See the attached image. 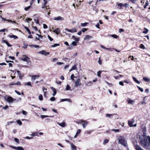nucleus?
Segmentation results:
<instances>
[{
	"instance_id": "nucleus-1",
	"label": "nucleus",
	"mask_w": 150,
	"mask_h": 150,
	"mask_svg": "<svg viewBox=\"0 0 150 150\" xmlns=\"http://www.w3.org/2000/svg\"><path fill=\"white\" fill-rule=\"evenodd\" d=\"M150 137L146 135H144L143 136V139L140 141V144L141 145L146 149L148 148L149 145V143L148 142V140L149 141V139Z\"/></svg>"
},
{
	"instance_id": "nucleus-2",
	"label": "nucleus",
	"mask_w": 150,
	"mask_h": 150,
	"mask_svg": "<svg viewBox=\"0 0 150 150\" xmlns=\"http://www.w3.org/2000/svg\"><path fill=\"white\" fill-rule=\"evenodd\" d=\"M119 143L123 145L124 146H127V142L125 138L123 136H120L118 138Z\"/></svg>"
},
{
	"instance_id": "nucleus-3",
	"label": "nucleus",
	"mask_w": 150,
	"mask_h": 150,
	"mask_svg": "<svg viewBox=\"0 0 150 150\" xmlns=\"http://www.w3.org/2000/svg\"><path fill=\"white\" fill-rule=\"evenodd\" d=\"M21 60L25 62H26L28 63L30 62L29 60V58L25 55H23V57L21 59Z\"/></svg>"
},
{
	"instance_id": "nucleus-4",
	"label": "nucleus",
	"mask_w": 150,
	"mask_h": 150,
	"mask_svg": "<svg viewBox=\"0 0 150 150\" xmlns=\"http://www.w3.org/2000/svg\"><path fill=\"white\" fill-rule=\"evenodd\" d=\"M6 101L9 103H12L14 101L16 100V99L13 98L11 96L8 97L6 99Z\"/></svg>"
},
{
	"instance_id": "nucleus-5",
	"label": "nucleus",
	"mask_w": 150,
	"mask_h": 150,
	"mask_svg": "<svg viewBox=\"0 0 150 150\" xmlns=\"http://www.w3.org/2000/svg\"><path fill=\"white\" fill-rule=\"evenodd\" d=\"M65 30L71 33H75L77 32V29L75 28H73L71 29H69L66 28Z\"/></svg>"
},
{
	"instance_id": "nucleus-6",
	"label": "nucleus",
	"mask_w": 150,
	"mask_h": 150,
	"mask_svg": "<svg viewBox=\"0 0 150 150\" xmlns=\"http://www.w3.org/2000/svg\"><path fill=\"white\" fill-rule=\"evenodd\" d=\"M80 79H77L76 81L75 82V86L77 87L78 86H80L81 85V83H80Z\"/></svg>"
},
{
	"instance_id": "nucleus-7",
	"label": "nucleus",
	"mask_w": 150,
	"mask_h": 150,
	"mask_svg": "<svg viewBox=\"0 0 150 150\" xmlns=\"http://www.w3.org/2000/svg\"><path fill=\"white\" fill-rule=\"evenodd\" d=\"M39 54L45 55V56H46L49 54V52H46L44 50H43L42 51H40L39 52Z\"/></svg>"
},
{
	"instance_id": "nucleus-8",
	"label": "nucleus",
	"mask_w": 150,
	"mask_h": 150,
	"mask_svg": "<svg viewBox=\"0 0 150 150\" xmlns=\"http://www.w3.org/2000/svg\"><path fill=\"white\" fill-rule=\"evenodd\" d=\"M134 121L133 119H132L128 121V124L131 127H132V124L134 122Z\"/></svg>"
},
{
	"instance_id": "nucleus-9",
	"label": "nucleus",
	"mask_w": 150,
	"mask_h": 150,
	"mask_svg": "<svg viewBox=\"0 0 150 150\" xmlns=\"http://www.w3.org/2000/svg\"><path fill=\"white\" fill-rule=\"evenodd\" d=\"M54 20L59 21H60H60H64V19L61 16H59L57 17H56V18H54Z\"/></svg>"
},
{
	"instance_id": "nucleus-10",
	"label": "nucleus",
	"mask_w": 150,
	"mask_h": 150,
	"mask_svg": "<svg viewBox=\"0 0 150 150\" xmlns=\"http://www.w3.org/2000/svg\"><path fill=\"white\" fill-rule=\"evenodd\" d=\"M57 123L60 126L62 127H64L66 126V123L64 122H63L62 123H59L57 122Z\"/></svg>"
},
{
	"instance_id": "nucleus-11",
	"label": "nucleus",
	"mask_w": 150,
	"mask_h": 150,
	"mask_svg": "<svg viewBox=\"0 0 150 150\" xmlns=\"http://www.w3.org/2000/svg\"><path fill=\"white\" fill-rule=\"evenodd\" d=\"M31 76V80L34 81L35 79L39 78L40 76L39 75H33Z\"/></svg>"
},
{
	"instance_id": "nucleus-12",
	"label": "nucleus",
	"mask_w": 150,
	"mask_h": 150,
	"mask_svg": "<svg viewBox=\"0 0 150 150\" xmlns=\"http://www.w3.org/2000/svg\"><path fill=\"white\" fill-rule=\"evenodd\" d=\"M93 37L89 35H86L84 38V40H89L90 39L92 38Z\"/></svg>"
},
{
	"instance_id": "nucleus-13",
	"label": "nucleus",
	"mask_w": 150,
	"mask_h": 150,
	"mask_svg": "<svg viewBox=\"0 0 150 150\" xmlns=\"http://www.w3.org/2000/svg\"><path fill=\"white\" fill-rule=\"evenodd\" d=\"M127 102L129 104H133L134 103V101L130 99V98H128L127 100Z\"/></svg>"
},
{
	"instance_id": "nucleus-14",
	"label": "nucleus",
	"mask_w": 150,
	"mask_h": 150,
	"mask_svg": "<svg viewBox=\"0 0 150 150\" xmlns=\"http://www.w3.org/2000/svg\"><path fill=\"white\" fill-rule=\"evenodd\" d=\"M77 42L76 41H73L70 45V47H69L68 49H71L72 48V47H71V46L72 45L74 46H76L77 45Z\"/></svg>"
},
{
	"instance_id": "nucleus-15",
	"label": "nucleus",
	"mask_w": 150,
	"mask_h": 150,
	"mask_svg": "<svg viewBox=\"0 0 150 150\" xmlns=\"http://www.w3.org/2000/svg\"><path fill=\"white\" fill-rule=\"evenodd\" d=\"M50 88L51 89H52V91H53V93L52 94V96H55L57 93L56 90V89L55 88H54L52 87H51Z\"/></svg>"
},
{
	"instance_id": "nucleus-16",
	"label": "nucleus",
	"mask_w": 150,
	"mask_h": 150,
	"mask_svg": "<svg viewBox=\"0 0 150 150\" xmlns=\"http://www.w3.org/2000/svg\"><path fill=\"white\" fill-rule=\"evenodd\" d=\"M83 123L82 124V125L83 128H84L88 124V122L86 120H83Z\"/></svg>"
},
{
	"instance_id": "nucleus-17",
	"label": "nucleus",
	"mask_w": 150,
	"mask_h": 150,
	"mask_svg": "<svg viewBox=\"0 0 150 150\" xmlns=\"http://www.w3.org/2000/svg\"><path fill=\"white\" fill-rule=\"evenodd\" d=\"M52 31L53 32L55 33L57 35L59 34L60 33V30L58 28H57L55 30H53Z\"/></svg>"
},
{
	"instance_id": "nucleus-18",
	"label": "nucleus",
	"mask_w": 150,
	"mask_h": 150,
	"mask_svg": "<svg viewBox=\"0 0 150 150\" xmlns=\"http://www.w3.org/2000/svg\"><path fill=\"white\" fill-rule=\"evenodd\" d=\"M77 65L74 64L71 68L69 70V71L70 72L73 70H76L77 69Z\"/></svg>"
},
{
	"instance_id": "nucleus-19",
	"label": "nucleus",
	"mask_w": 150,
	"mask_h": 150,
	"mask_svg": "<svg viewBox=\"0 0 150 150\" xmlns=\"http://www.w3.org/2000/svg\"><path fill=\"white\" fill-rule=\"evenodd\" d=\"M70 144L72 150H77L76 147L72 143H71Z\"/></svg>"
},
{
	"instance_id": "nucleus-20",
	"label": "nucleus",
	"mask_w": 150,
	"mask_h": 150,
	"mask_svg": "<svg viewBox=\"0 0 150 150\" xmlns=\"http://www.w3.org/2000/svg\"><path fill=\"white\" fill-rule=\"evenodd\" d=\"M65 101H68L69 102H71V100L70 99H68L67 98L62 99H61V100L60 101V102H64Z\"/></svg>"
},
{
	"instance_id": "nucleus-21",
	"label": "nucleus",
	"mask_w": 150,
	"mask_h": 150,
	"mask_svg": "<svg viewBox=\"0 0 150 150\" xmlns=\"http://www.w3.org/2000/svg\"><path fill=\"white\" fill-rule=\"evenodd\" d=\"M2 42H3L5 43L9 47H11L12 46V45H10L7 41L5 40H3Z\"/></svg>"
},
{
	"instance_id": "nucleus-22",
	"label": "nucleus",
	"mask_w": 150,
	"mask_h": 150,
	"mask_svg": "<svg viewBox=\"0 0 150 150\" xmlns=\"http://www.w3.org/2000/svg\"><path fill=\"white\" fill-rule=\"evenodd\" d=\"M135 148L136 150H143L141 147L138 145H136L135 146Z\"/></svg>"
},
{
	"instance_id": "nucleus-23",
	"label": "nucleus",
	"mask_w": 150,
	"mask_h": 150,
	"mask_svg": "<svg viewBox=\"0 0 150 150\" xmlns=\"http://www.w3.org/2000/svg\"><path fill=\"white\" fill-rule=\"evenodd\" d=\"M72 39L75 40L76 41L78 42L79 40V38H76V37L74 35H73L71 37Z\"/></svg>"
},
{
	"instance_id": "nucleus-24",
	"label": "nucleus",
	"mask_w": 150,
	"mask_h": 150,
	"mask_svg": "<svg viewBox=\"0 0 150 150\" xmlns=\"http://www.w3.org/2000/svg\"><path fill=\"white\" fill-rule=\"evenodd\" d=\"M81 132V130L80 129H78L76 132V133L75 134V135L74 137V138H75L76 137H77V136Z\"/></svg>"
},
{
	"instance_id": "nucleus-25",
	"label": "nucleus",
	"mask_w": 150,
	"mask_h": 150,
	"mask_svg": "<svg viewBox=\"0 0 150 150\" xmlns=\"http://www.w3.org/2000/svg\"><path fill=\"white\" fill-rule=\"evenodd\" d=\"M83 121V120H79L76 121L75 122L78 124H80L81 123H82Z\"/></svg>"
},
{
	"instance_id": "nucleus-26",
	"label": "nucleus",
	"mask_w": 150,
	"mask_h": 150,
	"mask_svg": "<svg viewBox=\"0 0 150 150\" xmlns=\"http://www.w3.org/2000/svg\"><path fill=\"white\" fill-rule=\"evenodd\" d=\"M132 78L133 80L135 81L136 83L139 84L140 83V82L138 80H137V79L134 77H133Z\"/></svg>"
},
{
	"instance_id": "nucleus-27",
	"label": "nucleus",
	"mask_w": 150,
	"mask_h": 150,
	"mask_svg": "<svg viewBox=\"0 0 150 150\" xmlns=\"http://www.w3.org/2000/svg\"><path fill=\"white\" fill-rule=\"evenodd\" d=\"M42 90L44 92V97H45L46 96V94L47 93L46 90L47 89L46 88H42Z\"/></svg>"
},
{
	"instance_id": "nucleus-28",
	"label": "nucleus",
	"mask_w": 150,
	"mask_h": 150,
	"mask_svg": "<svg viewBox=\"0 0 150 150\" xmlns=\"http://www.w3.org/2000/svg\"><path fill=\"white\" fill-rule=\"evenodd\" d=\"M143 79L144 81L147 82H149L150 81L149 79L147 77H144L143 78Z\"/></svg>"
},
{
	"instance_id": "nucleus-29",
	"label": "nucleus",
	"mask_w": 150,
	"mask_h": 150,
	"mask_svg": "<svg viewBox=\"0 0 150 150\" xmlns=\"http://www.w3.org/2000/svg\"><path fill=\"white\" fill-rule=\"evenodd\" d=\"M9 37L11 38H13L14 39H16L18 38V37L17 36L14 35H11L9 36Z\"/></svg>"
},
{
	"instance_id": "nucleus-30",
	"label": "nucleus",
	"mask_w": 150,
	"mask_h": 150,
	"mask_svg": "<svg viewBox=\"0 0 150 150\" xmlns=\"http://www.w3.org/2000/svg\"><path fill=\"white\" fill-rule=\"evenodd\" d=\"M17 150H24L23 148L21 146H19L17 147Z\"/></svg>"
},
{
	"instance_id": "nucleus-31",
	"label": "nucleus",
	"mask_w": 150,
	"mask_h": 150,
	"mask_svg": "<svg viewBox=\"0 0 150 150\" xmlns=\"http://www.w3.org/2000/svg\"><path fill=\"white\" fill-rule=\"evenodd\" d=\"M117 5L119 7V9H121L122 7L123 6V4L122 3L118 4Z\"/></svg>"
},
{
	"instance_id": "nucleus-32",
	"label": "nucleus",
	"mask_w": 150,
	"mask_h": 150,
	"mask_svg": "<svg viewBox=\"0 0 150 150\" xmlns=\"http://www.w3.org/2000/svg\"><path fill=\"white\" fill-rule=\"evenodd\" d=\"M38 98L40 100H42L43 99V98L42 95L41 94L39 96Z\"/></svg>"
},
{
	"instance_id": "nucleus-33",
	"label": "nucleus",
	"mask_w": 150,
	"mask_h": 150,
	"mask_svg": "<svg viewBox=\"0 0 150 150\" xmlns=\"http://www.w3.org/2000/svg\"><path fill=\"white\" fill-rule=\"evenodd\" d=\"M88 24L87 23H81V26L82 27H85Z\"/></svg>"
},
{
	"instance_id": "nucleus-34",
	"label": "nucleus",
	"mask_w": 150,
	"mask_h": 150,
	"mask_svg": "<svg viewBox=\"0 0 150 150\" xmlns=\"http://www.w3.org/2000/svg\"><path fill=\"white\" fill-rule=\"evenodd\" d=\"M51 116L46 115H41V117L42 119H43L45 118L49 117H51Z\"/></svg>"
},
{
	"instance_id": "nucleus-35",
	"label": "nucleus",
	"mask_w": 150,
	"mask_h": 150,
	"mask_svg": "<svg viewBox=\"0 0 150 150\" xmlns=\"http://www.w3.org/2000/svg\"><path fill=\"white\" fill-rule=\"evenodd\" d=\"M24 28L28 32L29 34H30L31 33L29 29L27 27L25 26Z\"/></svg>"
},
{
	"instance_id": "nucleus-36",
	"label": "nucleus",
	"mask_w": 150,
	"mask_h": 150,
	"mask_svg": "<svg viewBox=\"0 0 150 150\" xmlns=\"http://www.w3.org/2000/svg\"><path fill=\"white\" fill-rule=\"evenodd\" d=\"M71 90V87L68 85L66 86L65 90L66 91L70 90Z\"/></svg>"
},
{
	"instance_id": "nucleus-37",
	"label": "nucleus",
	"mask_w": 150,
	"mask_h": 150,
	"mask_svg": "<svg viewBox=\"0 0 150 150\" xmlns=\"http://www.w3.org/2000/svg\"><path fill=\"white\" fill-rule=\"evenodd\" d=\"M113 114H106V115L107 117H108L109 118H111L112 117L113 115Z\"/></svg>"
},
{
	"instance_id": "nucleus-38",
	"label": "nucleus",
	"mask_w": 150,
	"mask_h": 150,
	"mask_svg": "<svg viewBox=\"0 0 150 150\" xmlns=\"http://www.w3.org/2000/svg\"><path fill=\"white\" fill-rule=\"evenodd\" d=\"M31 135L32 136H38V132H34L31 134Z\"/></svg>"
},
{
	"instance_id": "nucleus-39",
	"label": "nucleus",
	"mask_w": 150,
	"mask_h": 150,
	"mask_svg": "<svg viewBox=\"0 0 150 150\" xmlns=\"http://www.w3.org/2000/svg\"><path fill=\"white\" fill-rule=\"evenodd\" d=\"M29 46L30 47H33L36 48H38L39 47V46L38 45H30Z\"/></svg>"
},
{
	"instance_id": "nucleus-40",
	"label": "nucleus",
	"mask_w": 150,
	"mask_h": 150,
	"mask_svg": "<svg viewBox=\"0 0 150 150\" xmlns=\"http://www.w3.org/2000/svg\"><path fill=\"white\" fill-rule=\"evenodd\" d=\"M110 36L112 37L113 38H116V39L118 37V36H117V35H115V34L112 35H111Z\"/></svg>"
},
{
	"instance_id": "nucleus-41",
	"label": "nucleus",
	"mask_w": 150,
	"mask_h": 150,
	"mask_svg": "<svg viewBox=\"0 0 150 150\" xmlns=\"http://www.w3.org/2000/svg\"><path fill=\"white\" fill-rule=\"evenodd\" d=\"M23 45L24 46H23L22 47L25 49H26L28 46V45L27 44H25V42L23 43Z\"/></svg>"
},
{
	"instance_id": "nucleus-42",
	"label": "nucleus",
	"mask_w": 150,
	"mask_h": 150,
	"mask_svg": "<svg viewBox=\"0 0 150 150\" xmlns=\"http://www.w3.org/2000/svg\"><path fill=\"white\" fill-rule=\"evenodd\" d=\"M17 122L19 124V125H21L22 124V123L20 120H18L17 121Z\"/></svg>"
},
{
	"instance_id": "nucleus-43",
	"label": "nucleus",
	"mask_w": 150,
	"mask_h": 150,
	"mask_svg": "<svg viewBox=\"0 0 150 150\" xmlns=\"http://www.w3.org/2000/svg\"><path fill=\"white\" fill-rule=\"evenodd\" d=\"M141 49H145V47L144 45L142 44H140L139 47Z\"/></svg>"
},
{
	"instance_id": "nucleus-44",
	"label": "nucleus",
	"mask_w": 150,
	"mask_h": 150,
	"mask_svg": "<svg viewBox=\"0 0 150 150\" xmlns=\"http://www.w3.org/2000/svg\"><path fill=\"white\" fill-rule=\"evenodd\" d=\"M144 30L143 31V33L145 34H146L148 31V30L146 28H144Z\"/></svg>"
},
{
	"instance_id": "nucleus-45",
	"label": "nucleus",
	"mask_w": 150,
	"mask_h": 150,
	"mask_svg": "<svg viewBox=\"0 0 150 150\" xmlns=\"http://www.w3.org/2000/svg\"><path fill=\"white\" fill-rule=\"evenodd\" d=\"M34 20L36 24H39V21L38 19L37 18H35L34 19Z\"/></svg>"
},
{
	"instance_id": "nucleus-46",
	"label": "nucleus",
	"mask_w": 150,
	"mask_h": 150,
	"mask_svg": "<svg viewBox=\"0 0 150 150\" xmlns=\"http://www.w3.org/2000/svg\"><path fill=\"white\" fill-rule=\"evenodd\" d=\"M102 72V71H98V72H97V76H98L99 77H100L101 76H100V74H101Z\"/></svg>"
},
{
	"instance_id": "nucleus-47",
	"label": "nucleus",
	"mask_w": 150,
	"mask_h": 150,
	"mask_svg": "<svg viewBox=\"0 0 150 150\" xmlns=\"http://www.w3.org/2000/svg\"><path fill=\"white\" fill-rule=\"evenodd\" d=\"M59 45V44H58L56 43L54 44L53 45H52L51 46V47H55L57 46H58Z\"/></svg>"
},
{
	"instance_id": "nucleus-48",
	"label": "nucleus",
	"mask_w": 150,
	"mask_h": 150,
	"mask_svg": "<svg viewBox=\"0 0 150 150\" xmlns=\"http://www.w3.org/2000/svg\"><path fill=\"white\" fill-rule=\"evenodd\" d=\"M87 30V29L86 28H83L81 29V32L84 33Z\"/></svg>"
},
{
	"instance_id": "nucleus-49",
	"label": "nucleus",
	"mask_w": 150,
	"mask_h": 150,
	"mask_svg": "<svg viewBox=\"0 0 150 150\" xmlns=\"http://www.w3.org/2000/svg\"><path fill=\"white\" fill-rule=\"evenodd\" d=\"M50 100L51 101H54L55 100V98L54 97H52L50 98Z\"/></svg>"
},
{
	"instance_id": "nucleus-50",
	"label": "nucleus",
	"mask_w": 150,
	"mask_h": 150,
	"mask_svg": "<svg viewBox=\"0 0 150 150\" xmlns=\"http://www.w3.org/2000/svg\"><path fill=\"white\" fill-rule=\"evenodd\" d=\"M22 113L23 114L25 115H26L28 114V113L26 112L23 110H22Z\"/></svg>"
},
{
	"instance_id": "nucleus-51",
	"label": "nucleus",
	"mask_w": 150,
	"mask_h": 150,
	"mask_svg": "<svg viewBox=\"0 0 150 150\" xmlns=\"http://www.w3.org/2000/svg\"><path fill=\"white\" fill-rule=\"evenodd\" d=\"M109 140L108 139H106L104 140V142H103V144H105L106 143H107L108 142Z\"/></svg>"
},
{
	"instance_id": "nucleus-52",
	"label": "nucleus",
	"mask_w": 150,
	"mask_h": 150,
	"mask_svg": "<svg viewBox=\"0 0 150 150\" xmlns=\"http://www.w3.org/2000/svg\"><path fill=\"white\" fill-rule=\"evenodd\" d=\"M14 141L16 142L18 144H19V140L17 138H15L14 139Z\"/></svg>"
},
{
	"instance_id": "nucleus-53",
	"label": "nucleus",
	"mask_w": 150,
	"mask_h": 150,
	"mask_svg": "<svg viewBox=\"0 0 150 150\" xmlns=\"http://www.w3.org/2000/svg\"><path fill=\"white\" fill-rule=\"evenodd\" d=\"M30 7H31L30 6H28L27 7L25 8V10L26 11H28L29 9L30 8Z\"/></svg>"
},
{
	"instance_id": "nucleus-54",
	"label": "nucleus",
	"mask_w": 150,
	"mask_h": 150,
	"mask_svg": "<svg viewBox=\"0 0 150 150\" xmlns=\"http://www.w3.org/2000/svg\"><path fill=\"white\" fill-rule=\"evenodd\" d=\"M100 57L99 58V60L98 61V62L99 64L101 65L102 64V61L100 60Z\"/></svg>"
},
{
	"instance_id": "nucleus-55",
	"label": "nucleus",
	"mask_w": 150,
	"mask_h": 150,
	"mask_svg": "<svg viewBox=\"0 0 150 150\" xmlns=\"http://www.w3.org/2000/svg\"><path fill=\"white\" fill-rule=\"evenodd\" d=\"M9 146L11 148L16 150L17 147H16L13 146L9 145Z\"/></svg>"
},
{
	"instance_id": "nucleus-56",
	"label": "nucleus",
	"mask_w": 150,
	"mask_h": 150,
	"mask_svg": "<svg viewBox=\"0 0 150 150\" xmlns=\"http://www.w3.org/2000/svg\"><path fill=\"white\" fill-rule=\"evenodd\" d=\"M48 38L50 41H52L53 40V39L52 38L50 35H48Z\"/></svg>"
},
{
	"instance_id": "nucleus-57",
	"label": "nucleus",
	"mask_w": 150,
	"mask_h": 150,
	"mask_svg": "<svg viewBox=\"0 0 150 150\" xmlns=\"http://www.w3.org/2000/svg\"><path fill=\"white\" fill-rule=\"evenodd\" d=\"M74 77H75L74 76V74H72L71 76V79L73 80H74Z\"/></svg>"
},
{
	"instance_id": "nucleus-58",
	"label": "nucleus",
	"mask_w": 150,
	"mask_h": 150,
	"mask_svg": "<svg viewBox=\"0 0 150 150\" xmlns=\"http://www.w3.org/2000/svg\"><path fill=\"white\" fill-rule=\"evenodd\" d=\"M24 74H20L19 75V78L20 79H22V77L24 76Z\"/></svg>"
},
{
	"instance_id": "nucleus-59",
	"label": "nucleus",
	"mask_w": 150,
	"mask_h": 150,
	"mask_svg": "<svg viewBox=\"0 0 150 150\" xmlns=\"http://www.w3.org/2000/svg\"><path fill=\"white\" fill-rule=\"evenodd\" d=\"M105 82L107 83L108 85L110 86H113V84L112 83H110L107 81H105Z\"/></svg>"
},
{
	"instance_id": "nucleus-60",
	"label": "nucleus",
	"mask_w": 150,
	"mask_h": 150,
	"mask_svg": "<svg viewBox=\"0 0 150 150\" xmlns=\"http://www.w3.org/2000/svg\"><path fill=\"white\" fill-rule=\"evenodd\" d=\"M145 98V97H144V99L143 100V101L142 102V104L143 105L144 104H146V103H145V100H144V98Z\"/></svg>"
},
{
	"instance_id": "nucleus-61",
	"label": "nucleus",
	"mask_w": 150,
	"mask_h": 150,
	"mask_svg": "<svg viewBox=\"0 0 150 150\" xmlns=\"http://www.w3.org/2000/svg\"><path fill=\"white\" fill-rule=\"evenodd\" d=\"M21 85V83L20 82L18 81L17 82L15 83V85Z\"/></svg>"
},
{
	"instance_id": "nucleus-62",
	"label": "nucleus",
	"mask_w": 150,
	"mask_h": 150,
	"mask_svg": "<svg viewBox=\"0 0 150 150\" xmlns=\"http://www.w3.org/2000/svg\"><path fill=\"white\" fill-rule=\"evenodd\" d=\"M32 20V19H31L30 18H27V19H26V21L28 23H29V21H31Z\"/></svg>"
},
{
	"instance_id": "nucleus-63",
	"label": "nucleus",
	"mask_w": 150,
	"mask_h": 150,
	"mask_svg": "<svg viewBox=\"0 0 150 150\" xmlns=\"http://www.w3.org/2000/svg\"><path fill=\"white\" fill-rule=\"evenodd\" d=\"M137 87L138 88H139V90L141 91L142 92H143V89L142 88H140L138 86H137Z\"/></svg>"
},
{
	"instance_id": "nucleus-64",
	"label": "nucleus",
	"mask_w": 150,
	"mask_h": 150,
	"mask_svg": "<svg viewBox=\"0 0 150 150\" xmlns=\"http://www.w3.org/2000/svg\"><path fill=\"white\" fill-rule=\"evenodd\" d=\"M36 35H38V37L39 38H40L41 39H42L43 38V36L42 35H39L38 34H37Z\"/></svg>"
}]
</instances>
